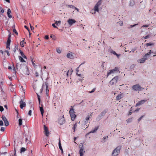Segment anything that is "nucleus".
I'll use <instances>...</instances> for the list:
<instances>
[{
  "label": "nucleus",
  "instance_id": "nucleus-1",
  "mask_svg": "<svg viewBox=\"0 0 156 156\" xmlns=\"http://www.w3.org/2000/svg\"><path fill=\"white\" fill-rule=\"evenodd\" d=\"M121 148V147L119 146L115 148L112 152V156H116L118 155L120 153V151Z\"/></svg>",
  "mask_w": 156,
  "mask_h": 156
},
{
  "label": "nucleus",
  "instance_id": "nucleus-2",
  "mask_svg": "<svg viewBox=\"0 0 156 156\" xmlns=\"http://www.w3.org/2000/svg\"><path fill=\"white\" fill-rule=\"evenodd\" d=\"M132 88L133 90L136 91H140L144 89L140 86L139 84L133 85L132 87Z\"/></svg>",
  "mask_w": 156,
  "mask_h": 156
},
{
  "label": "nucleus",
  "instance_id": "nucleus-3",
  "mask_svg": "<svg viewBox=\"0 0 156 156\" xmlns=\"http://www.w3.org/2000/svg\"><path fill=\"white\" fill-rule=\"evenodd\" d=\"M69 114L71 117V119L72 120H74L76 117L75 115V112H74V109L73 108H71L69 110Z\"/></svg>",
  "mask_w": 156,
  "mask_h": 156
},
{
  "label": "nucleus",
  "instance_id": "nucleus-4",
  "mask_svg": "<svg viewBox=\"0 0 156 156\" xmlns=\"http://www.w3.org/2000/svg\"><path fill=\"white\" fill-rule=\"evenodd\" d=\"M102 3V0H99L98 1L94 7V10L95 11L99 12V8L101 5Z\"/></svg>",
  "mask_w": 156,
  "mask_h": 156
},
{
  "label": "nucleus",
  "instance_id": "nucleus-5",
  "mask_svg": "<svg viewBox=\"0 0 156 156\" xmlns=\"http://www.w3.org/2000/svg\"><path fill=\"white\" fill-rule=\"evenodd\" d=\"M119 77L118 76H116L113 78L109 82V84L111 86L116 84L118 81Z\"/></svg>",
  "mask_w": 156,
  "mask_h": 156
},
{
  "label": "nucleus",
  "instance_id": "nucleus-6",
  "mask_svg": "<svg viewBox=\"0 0 156 156\" xmlns=\"http://www.w3.org/2000/svg\"><path fill=\"white\" fill-rule=\"evenodd\" d=\"M44 133L47 136H48L49 134V132L48 131V127L44 125Z\"/></svg>",
  "mask_w": 156,
  "mask_h": 156
},
{
  "label": "nucleus",
  "instance_id": "nucleus-7",
  "mask_svg": "<svg viewBox=\"0 0 156 156\" xmlns=\"http://www.w3.org/2000/svg\"><path fill=\"white\" fill-rule=\"evenodd\" d=\"M85 151H84V148L83 145H82V146L80 147V150L79 151V153L80 154V156H83V153L85 152Z\"/></svg>",
  "mask_w": 156,
  "mask_h": 156
},
{
  "label": "nucleus",
  "instance_id": "nucleus-8",
  "mask_svg": "<svg viewBox=\"0 0 156 156\" xmlns=\"http://www.w3.org/2000/svg\"><path fill=\"white\" fill-rule=\"evenodd\" d=\"M124 96V94L123 93L119 94L116 97V100L119 101Z\"/></svg>",
  "mask_w": 156,
  "mask_h": 156
},
{
  "label": "nucleus",
  "instance_id": "nucleus-9",
  "mask_svg": "<svg viewBox=\"0 0 156 156\" xmlns=\"http://www.w3.org/2000/svg\"><path fill=\"white\" fill-rule=\"evenodd\" d=\"M20 107L21 109H23L24 107H25L26 106V103L23 101L22 99H21L20 101Z\"/></svg>",
  "mask_w": 156,
  "mask_h": 156
},
{
  "label": "nucleus",
  "instance_id": "nucleus-10",
  "mask_svg": "<svg viewBox=\"0 0 156 156\" xmlns=\"http://www.w3.org/2000/svg\"><path fill=\"white\" fill-rule=\"evenodd\" d=\"M147 99L144 100L138 101L137 103H136V106H138L143 104L147 101Z\"/></svg>",
  "mask_w": 156,
  "mask_h": 156
},
{
  "label": "nucleus",
  "instance_id": "nucleus-11",
  "mask_svg": "<svg viewBox=\"0 0 156 156\" xmlns=\"http://www.w3.org/2000/svg\"><path fill=\"white\" fill-rule=\"evenodd\" d=\"M147 57H145V55L143 58L141 59H140L138 60V62L140 63H142L144 62L147 59Z\"/></svg>",
  "mask_w": 156,
  "mask_h": 156
},
{
  "label": "nucleus",
  "instance_id": "nucleus-12",
  "mask_svg": "<svg viewBox=\"0 0 156 156\" xmlns=\"http://www.w3.org/2000/svg\"><path fill=\"white\" fill-rule=\"evenodd\" d=\"M69 24L71 26L73 25V24L76 22V21L75 20L72 19H69L67 21Z\"/></svg>",
  "mask_w": 156,
  "mask_h": 156
},
{
  "label": "nucleus",
  "instance_id": "nucleus-13",
  "mask_svg": "<svg viewBox=\"0 0 156 156\" xmlns=\"http://www.w3.org/2000/svg\"><path fill=\"white\" fill-rule=\"evenodd\" d=\"M60 125H62L65 122V121L64 117H62L58 121Z\"/></svg>",
  "mask_w": 156,
  "mask_h": 156
},
{
  "label": "nucleus",
  "instance_id": "nucleus-14",
  "mask_svg": "<svg viewBox=\"0 0 156 156\" xmlns=\"http://www.w3.org/2000/svg\"><path fill=\"white\" fill-rule=\"evenodd\" d=\"M66 56L68 58L70 59H73V56L72 53L70 52V53H68L67 54Z\"/></svg>",
  "mask_w": 156,
  "mask_h": 156
},
{
  "label": "nucleus",
  "instance_id": "nucleus-15",
  "mask_svg": "<svg viewBox=\"0 0 156 156\" xmlns=\"http://www.w3.org/2000/svg\"><path fill=\"white\" fill-rule=\"evenodd\" d=\"M58 146L59 147V149L61 151V153L62 154L63 153V151L62 149V147L61 146V141L60 140H59V143H58Z\"/></svg>",
  "mask_w": 156,
  "mask_h": 156
},
{
  "label": "nucleus",
  "instance_id": "nucleus-16",
  "mask_svg": "<svg viewBox=\"0 0 156 156\" xmlns=\"http://www.w3.org/2000/svg\"><path fill=\"white\" fill-rule=\"evenodd\" d=\"M45 86H46V94H48L49 92L48 89V83L46 82H45Z\"/></svg>",
  "mask_w": 156,
  "mask_h": 156
},
{
  "label": "nucleus",
  "instance_id": "nucleus-17",
  "mask_svg": "<svg viewBox=\"0 0 156 156\" xmlns=\"http://www.w3.org/2000/svg\"><path fill=\"white\" fill-rule=\"evenodd\" d=\"M11 35H9L8 38V40L6 42V44H10L11 42Z\"/></svg>",
  "mask_w": 156,
  "mask_h": 156
},
{
  "label": "nucleus",
  "instance_id": "nucleus-18",
  "mask_svg": "<svg viewBox=\"0 0 156 156\" xmlns=\"http://www.w3.org/2000/svg\"><path fill=\"white\" fill-rule=\"evenodd\" d=\"M113 69L111 70L109 72H108L107 74V76H108L109 75L111 74H113L115 72V71H114Z\"/></svg>",
  "mask_w": 156,
  "mask_h": 156
},
{
  "label": "nucleus",
  "instance_id": "nucleus-19",
  "mask_svg": "<svg viewBox=\"0 0 156 156\" xmlns=\"http://www.w3.org/2000/svg\"><path fill=\"white\" fill-rule=\"evenodd\" d=\"M98 127L97 126V127H96L94 130H91V131H90V133H93L96 132L97 130L98 129Z\"/></svg>",
  "mask_w": 156,
  "mask_h": 156
},
{
  "label": "nucleus",
  "instance_id": "nucleus-20",
  "mask_svg": "<svg viewBox=\"0 0 156 156\" xmlns=\"http://www.w3.org/2000/svg\"><path fill=\"white\" fill-rule=\"evenodd\" d=\"M25 40V38H24L23 39V40L21 41L20 42V45L22 46V47H24V43H25V44L26 43V42H24V40Z\"/></svg>",
  "mask_w": 156,
  "mask_h": 156
},
{
  "label": "nucleus",
  "instance_id": "nucleus-21",
  "mask_svg": "<svg viewBox=\"0 0 156 156\" xmlns=\"http://www.w3.org/2000/svg\"><path fill=\"white\" fill-rule=\"evenodd\" d=\"M40 110L42 115V116H43V114L44 113V110L42 107H40Z\"/></svg>",
  "mask_w": 156,
  "mask_h": 156
},
{
  "label": "nucleus",
  "instance_id": "nucleus-22",
  "mask_svg": "<svg viewBox=\"0 0 156 156\" xmlns=\"http://www.w3.org/2000/svg\"><path fill=\"white\" fill-rule=\"evenodd\" d=\"M135 4L134 1L133 0H130V1L129 5L130 6H133Z\"/></svg>",
  "mask_w": 156,
  "mask_h": 156
},
{
  "label": "nucleus",
  "instance_id": "nucleus-23",
  "mask_svg": "<svg viewBox=\"0 0 156 156\" xmlns=\"http://www.w3.org/2000/svg\"><path fill=\"white\" fill-rule=\"evenodd\" d=\"M19 58L21 62H25V61L23 59V58L21 56H19Z\"/></svg>",
  "mask_w": 156,
  "mask_h": 156
},
{
  "label": "nucleus",
  "instance_id": "nucleus-24",
  "mask_svg": "<svg viewBox=\"0 0 156 156\" xmlns=\"http://www.w3.org/2000/svg\"><path fill=\"white\" fill-rule=\"evenodd\" d=\"M152 52H153L151 50H150L149 52H148V53H147V54H146L145 55V57H147L148 56H149L150 54L151 53H152Z\"/></svg>",
  "mask_w": 156,
  "mask_h": 156
},
{
  "label": "nucleus",
  "instance_id": "nucleus-25",
  "mask_svg": "<svg viewBox=\"0 0 156 156\" xmlns=\"http://www.w3.org/2000/svg\"><path fill=\"white\" fill-rule=\"evenodd\" d=\"M18 49V45H16L15 46V47L14 48L13 50L14 52L15 53L16 52V51Z\"/></svg>",
  "mask_w": 156,
  "mask_h": 156
},
{
  "label": "nucleus",
  "instance_id": "nucleus-26",
  "mask_svg": "<svg viewBox=\"0 0 156 156\" xmlns=\"http://www.w3.org/2000/svg\"><path fill=\"white\" fill-rule=\"evenodd\" d=\"M22 120L21 119H19V125L20 126L22 125Z\"/></svg>",
  "mask_w": 156,
  "mask_h": 156
},
{
  "label": "nucleus",
  "instance_id": "nucleus-27",
  "mask_svg": "<svg viewBox=\"0 0 156 156\" xmlns=\"http://www.w3.org/2000/svg\"><path fill=\"white\" fill-rule=\"evenodd\" d=\"M77 123H76L74 125L73 127V129L74 130V132L75 131L76 129L77 128Z\"/></svg>",
  "mask_w": 156,
  "mask_h": 156
},
{
  "label": "nucleus",
  "instance_id": "nucleus-28",
  "mask_svg": "<svg viewBox=\"0 0 156 156\" xmlns=\"http://www.w3.org/2000/svg\"><path fill=\"white\" fill-rule=\"evenodd\" d=\"M26 150V149L25 148L22 147L20 149V152H24Z\"/></svg>",
  "mask_w": 156,
  "mask_h": 156
},
{
  "label": "nucleus",
  "instance_id": "nucleus-29",
  "mask_svg": "<svg viewBox=\"0 0 156 156\" xmlns=\"http://www.w3.org/2000/svg\"><path fill=\"white\" fill-rule=\"evenodd\" d=\"M2 119L4 122L7 120L6 117L3 115L2 116Z\"/></svg>",
  "mask_w": 156,
  "mask_h": 156
},
{
  "label": "nucleus",
  "instance_id": "nucleus-30",
  "mask_svg": "<svg viewBox=\"0 0 156 156\" xmlns=\"http://www.w3.org/2000/svg\"><path fill=\"white\" fill-rule=\"evenodd\" d=\"M16 68L17 69H18V68H19L21 69V65L19 63H17L16 64Z\"/></svg>",
  "mask_w": 156,
  "mask_h": 156
},
{
  "label": "nucleus",
  "instance_id": "nucleus-31",
  "mask_svg": "<svg viewBox=\"0 0 156 156\" xmlns=\"http://www.w3.org/2000/svg\"><path fill=\"white\" fill-rule=\"evenodd\" d=\"M4 122L5 123V125L6 126H7L9 125V122H8V121L7 120H6V121H5Z\"/></svg>",
  "mask_w": 156,
  "mask_h": 156
},
{
  "label": "nucleus",
  "instance_id": "nucleus-32",
  "mask_svg": "<svg viewBox=\"0 0 156 156\" xmlns=\"http://www.w3.org/2000/svg\"><path fill=\"white\" fill-rule=\"evenodd\" d=\"M145 44L147 46H149L154 45V43H147L146 44Z\"/></svg>",
  "mask_w": 156,
  "mask_h": 156
},
{
  "label": "nucleus",
  "instance_id": "nucleus-33",
  "mask_svg": "<svg viewBox=\"0 0 156 156\" xmlns=\"http://www.w3.org/2000/svg\"><path fill=\"white\" fill-rule=\"evenodd\" d=\"M67 7H68L70 8L74 9V5H68L67 6Z\"/></svg>",
  "mask_w": 156,
  "mask_h": 156
},
{
  "label": "nucleus",
  "instance_id": "nucleus-34",
  "mask_svg": "<svg viewBox=\"0 0 156 156\" xmlns=\"http://www.w3.org/2000/svg\"><path fill=\"white\" fill-rule=\"evenodd\" d=\"M56 51L58 53H61V50L59 48H56Z\"/></svg>",
  "mask_w": 156,
  "mask_h": 156
},
{
  "label": "nucleus",
  "instance_id": "nucleus-35",
  "mask_svg": "<svg viewBox=\"0 0 156 156\" xmlns=\"http://www.w3.org/2000/svg\"><path fill=\"white\" fill-rule=\"evenodd\" d=\"M114 70L113 71H114L116 72H118L119 71V69L117 67H115L114 69H113Z\"/></svg>",
  "mask_w": 156,
  "mask_h": 156
},
{
  "label": "nucleus",
  "instance_id": "nucleus-36",
  "mask_svg": "<svg viewBox=\"0 0 156 156\" xmlns=\"http://www.w3.org/2000/svg\"><path fill=\"white\" fill-rule=\"evenodd\" d=\"M31 61L32 62L33 66H34V67H35L36 66V65H35V64L34 62L33 61V59L32 58H31Z\"/></svg>",
  "mask_w": 156,
  "mask_h": 156
},
{
  "label": "nucleus",
  "instance_id": "nucleus-37",
  "mask_svg": "<svg viewBox=\"0 0 156 156\" xmlns=\"http://www.w3.org/2000/svg\"><path fill=\"white\" fill-rule=\"evenodd\" d=\"M132 118L128 119L126 120V121L128 123L132 121Z\"/></svg>",
  "mask_w": 156,
  "mask_h": 156
},
{
  "label": "nucleus",
  "instance_id": "nucleus-38",
  "mask_svg": "<svg viewBox=\"0 0 156 156\" xmlns=\"http://www.w3.org/2000/svg\"><path fill=\"white\" fill-rule=\"evenodd\" d=\"M0 12L3 13L4 12V10L1 7H0Z\"/></svg>",
  "mask_w": 156,
  "mask_h": 156
},
{
  "label": "nucleus",
  "instance_id": "nucleus-39",
  "mask_svg": "<svg viewBox=\"0 0 156 156\" xmlns=\"http://www.w3.org/2000/svg\"><path fill=\"white\" fill-rule=\"evenodd\" d=\"M4 110V108L3 107L1 106H0V111L1 112Z\"/></svg>",
  "mask_w": 156,
  "mask_h": 156
},
{
  "label": "nucleus",
  "instance_id": "nucleus-40",
  "mask_svg": "<svg viewBox=\"0 0 156 156\" xmlns=\"http://www.w3.org/2000/svg\"><path fill=\"white\" fill-rule=\"evenodd\" d=\"M13 32L15 34H16V35H18V33L17 32L16 30V29H13Z\"/></svg>",
  "mask_w": 156,
  "mask_h": 156
},
{
  "label": "nucleus",
  "instance_id": "nucleus-41",
  "mask_svg": "<svg viewBox=\"0 0 156 156\" xmlns=\"http://www.w3.org/2000/svg\"><path fill=\"white\" fill-rule=\"evenodd\" d=\"M76 74L79 76L81 77L82 79L84 78V77H82V75L81 74L76 73Z\"/></svg>",
  "mask_w": 156,
  "mask_h": 156
},
{
  "label": "nucleus",
  "instance_id": "nucleus-42",
  "mask_svg": "<svg viewBox=\"0 0 156 156\" xmlns=\"http://www.w3.org/2000/svg\"><path fill=\"white\" fill-rule=\"evenodd\" d=\"M11 13V11L10 9H8V10H7V14H9V13Z\"/></svg>",
  "mask_w": 156,
  "mask_h": 156
},
{
  "label": "nucleus",
  "instance_id": "nucleus-43",
  "mask_svg": "<svg viewBox=\"0 0 156 156\" xmlns=\"http://www.w3.org/2000/svg\"><path fill=\"white\" fill-rule=\"evenodd\" d=\"M95 90H96V88H94L93 89H92V91H89V92L90 93H92L94 92L95 91Z\"/></svg>",
  "mask_w": 156,
  "mask_h": 156
},
{
  "label": "nucleus",
  "instance_id": "nucleus-44",
  "mask_svg": "<svg viewBox=\"0 0 156 156\" xmlns=\"http://www.w3.org/2000/svg\"><path fill=\"white\" fill-rule=\"evenodd\" d=\"M150 37L149 35H148L146 36H145V37H144V39H146Z\"/></svg>",
  "mask_w": 156,
  "mask_h": 156
},
{
  "label": "nucleus",
  "instance_id": "nucleus-45",
  "mask_svg": "<svg viewBox=\"0 0 156 156\" xmlns=\"http://www.w3.org/2000/svg\"><path fill=\"white\" fill-rule=\"evenodd\" d=\"M69 70L67 71L66 72V71H65V73H66V76H68V75H69L68 74H69Z\"/></svg>",
  "mask_w": 156,
  "mask_h": 156
},
{
  "label": "nucleus",
  "instance_id": "nucleus-46",
  "mask_svg": "<svg viewBox=\"0 0 156 156\" xmlns=\"http://www.w3.org/2000/svg\"><path fill=\"white\" fill-rule=\"evenodd\" d=\"M5 128L4 127H2L1 129V130L2 132H4L5 131Z\"/></svg>",
  "mask_w": 156,
  "mask_h": 156
},
{
  "label": "nucleus",
  "instance_id": "nucleus-47",
  "mask_svg": "<svg viewBox=\"0 0 156 156\" xmlns=\"http://www.w3.org/2000/svg\"><path fill=\"white\" fill-rule=\"evenodd\" d=\"M9 46H10V44H9V45H8V44H6V48L7 49L9 50L10 49Z\"/></svg>",
  "mask_w": 156,
  "mask_h": 156
},
{
  "label": "nucleus",
  "instance_id": "nucleus-48",
  "mask_svg": "<svg viewBox=\"0 0 156 156\" xmlns=\"http://www.w3.org/2000/svg\"><path fill=\"white\" fill-rule=\"evenodd\" d=\"M111 53L115 55H117V53H116L115 51H112L111 52Z\"/></svg>",
  "mask_w": 156,
  "mask_h": 156
},
{
  "label": "nucleus",
  "instance_id": "nucleus-49",
  "mask_svg": "<svg viewBox=\"0 0 156 156\" xmlns=\"http://www.w3.org/2000/svg\"><path fill=\"white\" fill-rule=\"evenodd\" d=\"M37 97H38V100L39 102V103H40V96H39V95H38V94H37Z\"/></svg>",
  "mask_w": 156,
  "mask_h": 156
},
{
  "label": "nucleus",
  "instance_id": "nucleus-50",
  "mask_svg": "<svg viewBox=\"0 0 156 156\" xmlns=\"http://www.w3.org/2000/svg\"><path fill=\"white\" fill-rule=\"evenodd\" d=\"M3 123L2 121H0V126H3Z\"/></svg>",
  "mask_w": 156,
  "mask_h": 156
},
{
  "label": "nucleus",
  "instance_id": "nucleus-51",
  "mask_svg": "<svg viewBox=\"0 0 156 156\" xmlns=\"http://www.w3.org/2000/svg\"><path fill=\"white\" fill-rule=\"evenodd\" d=\"M28 114V115H29L30 116H31V110H30L29 111Z\"/></svg>",
  "mask_w": 156,
  "mask_h": 156
},
{
  "label": "nucleus",
  "instance_id": "nucleus-52",
  "mask_svg": "<svg viewBox=\"0 0 156 156\" xmlns=\"http://www.w3.org/2000/svg\"><path fill=\"white\" fill-rule=\"evenodd\" d=\"M144 116H142L140 117L138 119V122H139L141 120L142 118Z\"/></svg>",
  "mask_w": 156,
  "mask_h": 156
},
{
  "label": "nucleus",
  "instance_id": "nucleus-53",
  "mask_svg": "<svg viewBox=\"0 0 156 156\" xmlns=\"http://www.w3.org/2000/svg\"><path fill=\"white\" fill-rule=\"evenodd\" d=\"M90 118V117L87 116L86 119V120L87 122L89 120V119Z\"/></svg>",
  "mask_w": 156,
  "mask_h": 156
},
{
  "label": "nucleus",
  "instance_id": "nucleus-54",
  "mask_svg": "<svg viewBox=\"0 0 156 156\" xmlns=\"http://www.w3.org/2000/svg\"><path fill=\"white\" fill-rule=\"evenodd\" d=\"M52 26L54 28H58V27L55 26V23H53L52 24Z\"/></svg>",
  "mask_w": 156,
  "mask_h": 156
},
{
  "label": "nucleus",
  "instance_id": "nucleus-55",
  "mask_svg": "<svg viewBox=\"0 0 156 156\" xmlns=\"http://www.w3.org/2000/svg\"><path fill=\"white\" fill-rule=\"evenodd\" d=\"M22 57L23 58H27V57L25 55L23 54L22 55Z\"/></svg>",
  "mask_w": 156,
  "mask_h": 156
},
{
  "label": "nucleus",
  "instance_id": "nucleus-56",
  "mask_svg": "<svg viewBox=\"0 0 156 156\" xmlns=\"http://www.w3.org/2000/svg\"><path fill=\"white\" fill-rule=\"evenodd\" d=\"M39 76V73H38L37 72H36V73H35L36 76L37 77V76Z\"/></svg>",
  "mask_w": 156,
  "mask_h": 156
},
{
  "label": "nucleus",
  "instance_id": "nucleus-57",
  "mask_svg": "<svg viewBox=\"0 0 156 156\" xmlns=\"http://www.w3.org/2000/svg\"><path fill=\"white\" fill-rule=\"evenodd\" d=\"M8 16V17H9L10 18H12V16L10 15V13H9V14H7Z\"/></svg>",
  "mask_w": 156,
  "mask_h": 156
},
{
  "label": "nucleus",
  "instance_id": "nucleus-58",
  "mask_svg": "<svg viewBox=\"0 0 156 156\" xmlns=\"http://www.w3.org/2000/svg\"><path fill=\"white\" fill-rule=\"evenodd\" d=\"M56 25L57 26H58V23H60L61 21H56Z\"/></svg>",
  "mask_w": 156,
  "mask_h": 156
},
{
  "label": "nucleus",
  "instance_id": "nucleus-59",
  "mask_svg": "<svg viewBox=\"0 0 156 156\" xmlns=\"http://www.w3.org/2000/svg\"><path fill=\"white\" fill-rule=\"evenodd\" d=\"M45 38L46 39H48L49 38V37L48 35H46L45 36Z\"/></svg>",
  "mask_w": 156,
  "mask_h": 156
},
{
  "label": "nucleus",
  "instance_id": "nucleus-60",
  "mask_svg": "<svg viewBox=\"0 0 156 156\" xmlns=\"http://www.w3.org/2000/svg\"><path fill=\"white\" fill-rule=\"evenodd\" d=\"M148 27V25H143V26H142V27Z\"/></svg>",
  "mask_w": 156,
  "mask_h": 156
},
{
  "label": "nucleus",
  "instance_id": "nucleus-61",
  "mask_svg": "<svg viewBox=\"0 0 156 156\" xmlns=\"http://www.w3.org/2000/svg\"><path fill=\"white\" fill-rule=\"evenodd\" d=\"M108 136H106V137H103V140H105L107 138H108Z\"/></svg>",
  "mask_w": 156,
  "mask_h": 156
},
{
  "label": "nucleus",
  "instance_id": "nucleus-62",
  "mask_svg": "<svg viewBox=\"0 0 156 156\" xmlns=\"http://www.w3.org/2000/svg\"><path fill=\"white\" fill-rule=\"evenodd\" d=\"M30 27L31 29L32 30L33 29H34V27L31 25V24H30Z\"/></svg>",
  "mask_w": 156,
  "mask_h": 156
},
{
  "label": "nucleus",
  "instance_id": "nucleus-63",
  "mask_svg": "<svg viewBox=\"0 0 156 156\" xmlns=\"http://www.w3.org/2000/svg\"><path fill=\"white\" fill-rule=\"evenodd\" d=\"M5 51L6 52L7 55L8 56H9L10 55V54L9 53V51Z\"/></svg>",
  "mask_w": 156,
  "mask_h": 156
},
{
  "label": "nucleus",
  "instance_id": "nucleus-64",
  "mask_svg": "<svg viewBox=\"0 0 156 156\" xmlns=\"http://www.w3.org/2000/svg\"><path fill=\"white\" fill-rule=\"evenodd\" d=\"M20 54H21V55H23V54L24 53L21 50H20Z\"/></svg>",
  "mask_w": 156,
  "mask_h": 156
}]
</instances>
